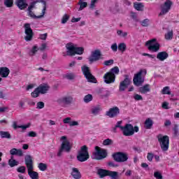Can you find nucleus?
I'll use <instances>...</instances> for the list:
<instances>
[{
  "mask_svg": "<svg viewBox=\"0 0 179 179\" xmlns=\"http://www.w3.org/2000/svg\"><path fill=\"white\" fill-rule=\"evenodd\" d=\"M114 141L110 139V138H106L103 141L102 145L103 146H111V145H113Z\"/></svg>",
  "mask_w": 179,
  "mask_h": 179,
  "instance_id": "obj_35",
  "label": "nucleus"
},
{
  "mask_svg": "<svg viewBox=\"0 0 179 179\" xmlns=\"http://www.w3.org/2000/svg\"><path fill=\"white\" fill-rule=\"evenodd\" d=\"M157 58L159 61H164L169 58V53L166 52H160L157 55Z\"/></svg>",
  "mask_w": 179,
  "mask_h": 179,
  "instance_id": "obj_22",
  "label": "nucleus"
},
{
  "mask_svg": "<svg viewBox=\"0 0 179 179\" xmlns=\"http://www.w3.org/2000/svg\"><path fill=\"white\" fill-rule=\"evenodd\" d=\"M17 171L18 173H22V174H24V173H26V167L20 166L19 168H17Z\"/></svg>",
  "mask_w": 179,
  "mask_h": 179,
  "instance_id": "obj_49",
  "label": "nucleus"
},
{
  "mask_svg": "<svg viewBox=\"0 0 179 179\" xmlns=\"http://www.w3.org/2000/svg\"><path fill=\"white\" fill-rule=\"evenodd\" d=\"M131 85V78L129 76L124 75V80L120 83L119 92H125V89Z\"/></svg>",
  "mask_w": 179,
  "mask_h": 179,
  "instance_id": "obj_15",
  "label": "nucleus"
},
{
  "mask_svg": "<svg viewBox=\"0 0 179 179\" xmlns=\"http://www.w3.org/2000/svg\"><path fill=\"white\" fill-rule=\"evenodd\" d=\"M4 4L7 8H11L13 6V0H4Z\"/></svg>",
  "mask_w": 179,
  "mask_h": 179,
  "instance_id": "obj_44",
  "label": "nucleus"
},
{
  "mask_svg": "<svg viewBox=\"0 0 179 179\" xmlns=\"http://www.w3.org/2000/svg\"><path fill=\"white\" fill-rule=\"evenodd\" d=\"M92 159L95 160H103L107 157V150L103 148H100L99 146L95 147V152L92 153Z\"/></svg>",
  "mask_w": 179,
  "mask_h": 179,
  "instance_id": "obj_5",
  "label": "nucleus"
},
{
  "mask_svg": "<svg viewBox=\"0 0 179 179\" xmlns=\"http://www.w3.org/2000/svg\"><path fill=\"white\" fill-rule=\"evenodd\" d=\"M131 17L133 18V20H135L136 22H138V18H137L136 13H131Z\"/></svg>",
  "mask_w": 179,
  "mask_h": 179,
  "instance_id": "obj_60",
  "label": "nucleus"
},
{
  "mask_svg": "<svg viewBox=\"0 0 179 179\" xmlns=\"http://www.w3.org/2000/svg\"><path fill=\"white\" fill-rule=\"evenodd\" d=\"M8 164L10 167H15V166L19 165V162L16 161V159H13V157H11L8 161Z\"/></svg>",
  "mask_w": 179,
  "mask_h": 179,
  "instance_id": "obj_32",
  "label": "nucleus"
},
{
  "mask_svg": "<svg viewBox=\"0 0 179 179\" xmlns=\"http://www.w3.org/2000/svg\"><path fill=\"white\" fill-rule=\"evenodd\" d=\"M78 5L80 6V8H78V10H83L85 8L87 7V2H83V1L80 0L78 1Z\"/></svg>",
  "mask_w": 179,
  "mask_h": 179,
  "instance_id": "obj_33",
  "label": "nucleus"
},
{
  "mask_svg": "<svg viewBox=\"0 0 179 179\" xmlns=\"http://www.w3.org/2000/svg\"><path fill=\"white\" fill-rule=\"evenodd\" d=\"M71 176L74 179H80L82 177L80 172H79V170L77 168L72 169Z\"/></svg>",
  "mask_w": 179,
  "mask_h": 179,
  "instance_id": "obj_24",
  "label": "nucleus"
},
{
  "mask_svg": "<svg viewBox=\"0 0 179 179\" xmlns=\"http://www.w3.org/2000/svg\"><path fill=\"white\" fill-rule=\"evenodd\" d=\"M100 59H104V57H101V52L100 50H96L92 52L90 57H89L90 64H93V62H96Z\"/></svg>",
  "mask_w": 179,
  "mask_h": 179,
  "instance_id": "obj_14",
  "label": "nucleus"
},
{
  "mask_svg": "<svg viewBox=\"0 0 179 179\" xmlns=\"http://www.w3.org/2000/svg\"><path fill=\"white\" fill-rule=\"evenodd\" d=\"M117 50L121 52H125V51H127V44H125V43H119Z\"/></svg>",
  "mask_w": 179,
  "mask_h": 179,
  "instance_id": "obj_29",
  "label": "nucleus"
},
{
  "mask_svg": "<svg viewBox=\"0 0 179 179\" xmlns=\"http://www.w3.org/2000/svg\"><path fill=\"white\" fill-rule=\"evenodd\" d=\"M162 108H164V110H169V103L164 102L162 103Z\"/></svg>",
  "mask_w": 179,
  "mask_h": 179,
  "instance_id": "obj_62",
  "label": "nucleus"
},
{
  "mask_svg": "<svg viewBox=\"0 0 179 179\" xmlns=\"http://www.w3.org/2000/svg\"><path fill=\"white\" fill-rule=\"evenodd\" d=\"M117 34L119 37L125 38V37H127V36H128V32L119 29L117 31Z\"/></svg>",
  "mask_w": 179,
  "mask_h": 179,
  "instance_id": "obj_36",
  "label": "nucleus"
},
{
  "mask_svg": "<svg viewBox=\"0 0 179 179\" xmlns=\"http://www.w3.org/2000/svg\"><path fill=\"white\" fill-rule=\"evenodd\" d=\"M134 8L136 9V10H138L139 12H142L143 10V8H145V6L143 5V3H134Z\"/></svg>",
  "mask_w": 179,
  "mask_h": 179,
  "instance_id": "obj_27",
  "label": "nucleus"
},
{
  "mask_svg": "<svg viewBox=\"0 0 179 179\" xmlns=\"http://www.w3.org/2000/svg\"><path fill=\"white\" fill-rule=\"evenodd\" d=\"M36 106H37V108H39V109L44 108V102H38Z\"/></svg>",
  "mask_w": 179,
  "mask_h": 179,
  "instance_id": "obj_58",
  "label": "nucleus"
},
{
  "mask_svg": "<svg viewBox=\"0 0 179 179\" xmlns=\"http://www.w3.org/2000/svg\"><path fill=\"white\" fill-rule=\"evenodd\" d=\"M35 5H36V3H32L28 7L29 15V16H31V17H36V15H34V13H33V12H31V10H33V8H34Z\"/></svg>",
  "mask_w": 179,
  "mask_h": 179,
  "instance_id": "obj_31",
  "label": "nucleus"
},
{
  "mask_svg": "<svg viewBox=\"0 0 179 179\" xmlns=\"http://www.w3.org/2000/svg\"><path fill=\"white\" fill-rule=\"evenodd\" d=\"M156 41H157L156 38H152L145 43V45L148 47L149 51L157 52L160 50V44Z\"/></svg>",
  "mask_w": 179,
  "mask_h": 179,
  "instance_id": "obj_9",
  "label": "nucleus"
},
{
  "mask_svg": "<svg viewBox=\"0 0 179 179\" xmlns=\"http://www.w3.org/2000/svg\"><path fill=\"white\" fill-rule=\"evenodd\" d=\"M113 157L115 162H117V163H124L128 161V154L125 152H115L113 155Z\"/></svg>",
  "mask_w": 179,
  "mask_h": 179,
  "instance_id": "obj_12",
  "label": "nucleus"
},
{
  "mask_svg": "<svg viewBox=\"0 0 179 179\" xmlns=\"http://www.w3.org/2000/svg\"><path fill=\"white\" fill-rule=\"evenodd\" d=\"M138 91L142 94H145V93L150 92V87H149V84H146L145 85L141 87Z\"/></svg>",
  "mask_w": 179,
  "mask_h": 179,
  "instance_id": "obj_26",
  "label": "nucleus"
},
{
  "mask_svg": "<svg viewBox=\"0 0 179 179\" xmlns=\"http://www.w3.org/2000/svg\"><path fill=\"white\" fill-rule=\"evenodd\" d=\"M113 64H114V59L106 60L103 62V65L106 66H110V65H113Z\"/></svg>",
  "mask_w": 179,
  "mask_h": 179,
  "instance_id": "obj_48",
  "label": "nucleus"
},
{
  "mask_svg": "<svg viewBox=\"0 0 179 179\" xmlns=\"http://www.w3.org/2000/svg\"><path fill=\"white\" fill-rule=\"evenodd\" d=\"M38 169L41 170V171H45V164L43 163H40L38 164Z\"/></svg>",
  "mask_w": 179,
  "mask_h": 179,
  "instance_id": "obj_50",
  "label": "nucleus"
},
{
  "mask_svg": "<svg viewBox=\"0 0 179 179\" xmlns=\"http://www.w3.org/2000/svg\"><path fill=\"white\" fill-rule=\"evenodd\" d=\"M71 121H72V119L71 117H66L63 120L64 124H71Z\"/></svg>",
  "mask_w": 179,
  "mask_h": 179,
  "instance_id": "obj_56",
  "label": "nucleus"
},
{
  "mask_svg": "<svg viewBox=\"0 0 179 179\" xmlns=\"http://www.w3.org/2000/svg\"><path fill=\"white\" fill-rule=\"evenodd\" d=\"M10 155H11L12 156H20L22 157L23 156V151H22V150L20 149H16V148H13L10 150Z\"/></svg>",
  "mask_w": 179,
  "mask_h": 179,
  "instance_id": "obj_25",
  "label": "nucleus"
},
{
  "mask_svg": "<svg viewBox=\"0 0 179 179\" xmlns=\"http://www.w3.org/2000/svg\"><path fill=\"white\" fill-rule=\"evenodd\" d=\"M122 132L124 136H132L135 132H139V127L137 126L134 127L131 124H126Z\"/></svg>",
  "mask_w": 179,
  "mask_h": 179,
  "instance_id": "obj_6",
  "label": "nucleus"
},
{
  "mask_svg": "<svg viewBox=\"0 0 179 179\" xmlns=\"http://www.w3.org/2000/svg\"><path fill=\"white\" fill-rule=\"evenodd\" d=\"M147 159H148V162H152L153 160V153L148 152Z\"/></svg>",
  "mask_w": 179,
  "mask_h": 179,
  "instance_id": "obj_53",
  "label": "nucleus"
},
{
  "mask_svg": "<svg viewBox=\"0 0 179 179\" xmlns=\"http://www.w3.org/2000/svg\"><path fill=\"white\" fill-rule=\"evenodd\" d=\"M29 127H30V123L21 126H17V124H16V122H14L13 124V127L14 128V129H17V128H21L22 129H27Z\"/></svg>",
  "mask_w": 179,
  "mask_h": 179,
  "instance_id": "obj_30",
  "label": "nucleus"
},
{
  "mask_svg": "<svg viewBox=\"0 0 179 179\" xmlns=\"http://www.w3.org/2000/svg\"><path fill=\"white\" fill-rule=\"evenodd\" d=\"M154 177H155V178H157V179L163 178V176H162L161 173L159 172H155Z\"/></svg>",
  "mask_w": 179,
  "mask_h": 179,
  "instance_id": "obj_52",
  "label": "nucleus"
},
{
  "mask_svg": "<svg viewBox=\"0 0 179 179\" xmlns=\"http://www.w3.org/2000/svg\"><path fill=\"white\" fill-rule=\"evenodd\" d=\"M162 94H171L170 92V87H164L162 90Z\"/></svg>",
  "mask_w": 179,
  "mask_h": 179,
  "instance_id": "obj_43",
  "label": "nucleus"
},
{
  "mask_svg": "<svg viewBox=\"0 0 179 179\" xmlns=\"http://www.w3.org/2000/svg\"><path fill=\"white\" fill-rule=\"evenodd\" d=\"M81 69L87 82H90V83H96V78H94L92 73H90V69L89 67L87 66H83Z\"/></svg>",
  "mask_w": 179,
  "mask_h": 179,
  "instance_id": "obj_10",
  "label": "nucleus"
},
{
  "mask_svg": "<svg viewBox=\"0 0 179 179\" xmlns=\"http://www.w3.org/2000/svg\"><path fill=\"white\" fill-rule=\"evenodd\" d=\"M40 93L41 94H44V93H45V84L39 85L38 87L31 92V96L36 99V97H38V96H40Z\"/></svg>",
  "mask_w": 179,
  "mask_h": 179,
  "instance_id": "obj_17",
  "label": "nucleus"
},
{
  "mask_svg": "<svg viewBox=\"0 0 179 179\" xmlns=\"http://www.w3.org/2000/svg\"><path fill=\"white\" fill-rule=\"evenodd\" d=\"M101 110V109L100 108V107H94L91 110L92 114H93L94 115H97V114L100 113Z\"/></svg>",
  "mask_w": 179,
  "mask_h": 179,
  "instance_id": "obj_40",
  "label": "nucleus"
},
{
  "mask_svg": "<svg viewBox=\"0 0 179 179\" xmlns=\"http://www.w3.org/2000/svg\"><path fill=\"white\" fill-rule=\"evenodd\" d=\"M140 23L143 27H148L149 23H150V20L146 18V19L141 21Z\"/></svg>",
  "mask_w": 179,
  "mask_h": 179,
  "instance_id": "obj_39",
  "label": "nucleus"
},
{
  "mask_svg": "<svg viewBox=\"0 0 179 179\" xmlns=\"http://www.w3.org/2000/svg\"><path fill=\"white\" fill-rule=\"evenodd\" d=\"M89 157L90 156L87 146L83 145L78 151V154L77 155V160H78V162H86V160H87Z\"/></svg>",
  "mask_w": 179,
  "mask_h": 179,
  "instance_id": "obj_8",
  "label": "nucleus"
},
{
  "mask_svg": "<svg viewBox=\"0 0 179 179\" xmlns=\"http://www.w3.org/2000/svg\"><path fill=\"white\" fill-rule=\"evenodd\" d=\"M68 20H69V15H68V14H65L62 18V24H65Z\"/></svg>",
  "mask_w": 179,
  "mask_h": 179,
  "instance_id": "obj_47",
  "label": "nucleus"
},
{
  "mask_svg": "<svg viewBox=\"0 0 179 179\" xmlns=\"http://www.w3.org/2000/svg\"><path fill=\"white\" fill-rule=\"evenodd\" d=\"M64 78L68 79V80H73L76 78V76L73 73H68L65 74Z\"/></svg>",
  "mask_w": 179,
  "mask_h": 179,
  "instance_id": "obj_34",
  "label": "nucleus"
},
{
  "mask_svg": "<svg viewBox=\"0 0 179 179\" xmlns=\"http://www.w3.org/2000/svg\"><path fill=\"white\" fill-rule=\"evenodd\" d=\"M120 114V108L117 106L111 108L109 110L106 111V115L109 117L110 118H114V117H117Z\"/></svg>",
  "mask_w": 179,
  "mask_h": 179,
  "instance_id": "obj_18",
  "label": "nucleus"
},
{
  "mask_svg": "<svg viewBox=\"0 0 179 179\" xmlns=\"http://www.w3.org/2000/svg\"><path fill=\"white\" fill-rule=\"evenodd\" d=\"M60 141L62 142L61 146L59 149V152H57V156L61 157L64 152L66 153H69L71 152V149H72V146L71 145V142L68 140L66 136H63L60 138Z\"/></svg>",
  "mask_w": 179,
  "mask_h": 179,
  "instance_id": "obj_2",
  "label": "nucleus"
},
{
  "mask_svg": "<svg viewBox=\"0 0 179 179\" xmlns=\"http://www.w3.org/2000/svg\"><path fill=\"white\" fill-rule=\"evenodd\" d=\"M148 71L146 69H141L136 74L134 75L133 82L135 86H141L145 82V76H146Z\"/></svg>",
  "mask_w": 179,
  "mask_h": 179,
  "instance_id": "obj_4",
  "label": "nucleus"
},
{
  "mask_svg": "<svg viewBox=\"0 0 179 179\" xmlns=\"http://www.w3.org/2000/svg\"><path fill=\"white\" fill-rule=\"evenodd\" d=\"M134 99L137 101H139V100H143V98H142V96L136 94L134 95Z\"/></svg>",
  "mask_w": 179,
  "mask_h": 179,
  "instance_id": "obj_61",
  "label": "nucleus"
},
{
  "mask_svg": "<svg viewBox=\"0 0 179 179\" xmlns=\"http://www.w3.org/2000/svg\"><path fill=\"white\" fill-rule=\"evenodd\" d=\"M0 136L1 138H10V134L8 131H0Z\"/></svg>",
  "mask_w": 179,
  "mask_h": 179,
  "instance_id": "obj_46",
  "label": "nucleus"
},
{
  "mask_svg": "<svg viewBox=\"0 0 179 179\" xmlns=\"http://www.w3.org/2000/svg\"><path fill=\"white\" fill-rule=\"evenodd\" d=\"M121 124H122V121H118L115 127H116V128H120V129L122 131L124 127L121 126Z\"/></svg>",
  "mask_w": 179,
  "mask_h": 179,
  "instance_id": "obj_54",
  "label": "nucleus"
},
{
  "mask_svg": "<svg viewBox=\"0 0 179 179\" xmlns=\"http://www.w3.org/2000/svg\"><path fill=\"white\" fill-rule=\"evenodd\" d=\"M28 136H30L31 138H36V136H37V134L34 131H29L28 133Z\"/></svg>",
  "mask_w": 179,
  "mask_h": 179,
  "instance_id": "obj_57",
  "label": "nucleus"
},
{
  "mask_svg": "<svg viewBox=\"0 0 179 179\" xmlns=\"http://www.w3.org/2000/svg\"><path fill=\"white\" fill-rule=\"evenodd\" d=\"M93 100V96L92 94H87L84 97L85 103H90Z\"/></svg>",
  "mask_w": 179,
  "mask_h": 179,
  "instance_id": "obj_42",
  "label": "nucleus"
},
{
  "mask_svg": "<svg viewBox=\"0 0 179 179\" xmlns=\"http://www.w3.org/2000/svg\"><path fill=\"white\" fill-rule=\"evenodd\" d=\"M103 79L105 83L107 85H110V83H114V82H115V75H113L110 72H108L103 76Z\"/></svg>",
  "mask_w": 179,
  "mask_h": 179,
  "instance_id": "obj_19",
  "label": "nucleus"
},
{
  "mask_svg": "<svg viewBox=\"0 0 179 179\" xmlns=\"http://www.w3.org/2000/svg\"><path fill=\"white\" fill-rule=\"evenodd\" d=\"M112 75H118L120 73V69L118 66H115L110 69V72Z\"/></svg>",
  "mask_w": 179,
  "mask_h": 179,
  "instance_id": "obj_38",
  "label": "nucleus"
},
{
  "mask_svg": "<svg viewBox=\"0 0 179 179\" xmlns=\"http://www.w3.org/2000/svg\"><path fill=\"white\" fill-rule=\"evenodd\" d=\"M25 103H26V101H24V100L20 101V102L18 103L20 108H23L24 107Z\"/></svg>",
  "mask_w": 179,
  "mask_h": 179,
  "instance_id": "obj_55",
  "label": "nucleus"
},
{
  "mask_svg": "<svg viewBox=\"0 0 179 179\" xmlns=\"http://www.w3.org/2000/svg\"><path fill=\"white\" fill-rule=\"evenodd\" d=\"M66 53H63V57H73V55H82L85 49L82 47H76L73 43H70L66 45Z\"/></svg>",
  "mask_w": 179,
  "mask_h": 179,
  "instance_id": "obj_1",
  "label": "nucleus"
},
{
  "mask_svg": "<svg viewBox=\"0 0 179 179\" xmlns=\"http://www.w3.org/2000/svg\"><path fill=\"white\" fill-rule=\"evenodd\" d=\"M173 30L169 31L165 34V40H173Z\"/></svg>",
  "mask_w": 179,
  "mask_h": 179,
  "instance_id": "obj_37",
  "label": "nucleus"
},
{
  "mask_svg": "<svg viewBox=\"0 0 179 179\" xmlns=\"http://www.w3.org/2000/svg\"><path fill=\"white\" fill-rule=\"evenodd\" d=\"M16 5L18 6L19 9L23 10L27 8V3H26V0H17Z\"/></svg>",
  "mask_w": 179,
  "mask_h": 179,
  "instance_id": "obj_23",
  "label": "nucleus"
},
{
  "mask_svg": "<svg viewBox=\"0 0 179 179\" xmlns=\"http://www.w3.org/2000/svg\"><path fill=\"white\" fill-rule=\"evenodd\" d=\"M157 139L161 146V149L164 152L169 150V145H170V138H169V136H163L162 134H159L157 136Z\"/></svg>",
  "mask_w": 179,
  "mask_h": 179,
  "instance_id": "obj_7",
  "label": "nucleus"
},
{
  "mask_svg": "<svg viewBox=\"0 0 179 179\" xmlns=\"http://www.w3.org/2000/svg\"><path fill=\"white\" fill-rule=\"evenodd\" d=\"M173 131L174 136H178V135H179L178 125L174 124L173 128Z\"/></svg>",
  "mask_w": 179,
  "mask_h": 179,
  "instance_id": "obj_45",
  "label": "nucleus"
},
{
  "mask_svg": "<svg viewBox=\"0 0 179 179\" xmlns=\"http://www.w3.org/2000/svg\"><path fill=\"white\" fill-rule=\"evenodd\" d=\"M25 164L28 170V175L31 179H38V173L34 171V167L33 166V159L31 156H25Z\"/></svg>",
  "mask_w": 179,
  "mask_h": 179,
  "instance_id": "obj_3",
  "label": "nucleus"
},
{
  "mask_svg": "<svg viewBox=\"0 0 179 179\" xmlns=\"http://www.w3.org/2000/svg\"><path fill=\"white\" fill-rule=\"evenodd\" d=\"M110 48L114 52H117V50H118V45H117V43H113L111 46Z\"/></svg>",
  "mask_w": 179,
  "mask_h": 179,
  "instance_id": "obj_51",
  "label": "nucleus"
},
{
  "mask_svg": "<svg viewBox=\"0 0 179 179\" xmlns=\"http://www.w3.org/2000/svg\"><path fill=\"white\" fill-rule=\"evenodd\" d=\"M36 84H29L27 86V90H31V89H34Z\"/></svg>",
  "mask_w": 179,
  "mask_h": 179,
  "instance_id": "obj_59",
  "label": "nucleus"
},
{
  "mask_svg": "<svg viewBox=\"0 0 179 179\" xmlns=\"http://www.w3.org/2000/svg\"><path fill=\"white\" fill-rule=\"evenodd\" d=\"M170 125H171V121H170L169 120H166L164 122V126L170 127Z\"/></svg>",
  "mask_w": 179,
  "mask_h": 179,
  "instance_id": "obj_64",
  "label": "nucleus"
},
{
  "mask_svg": "<svg viewBox=\"0 0 179 179\" xmlns=\"http://www.w3.org/2000/svg\"><path fill=\"white\" fill-rule=\"evenodd\" d=\"M24 33H25V36H24V40L27 41H31L33 39V30L30 27L29 24H24Z\"/></svg>",
  "mask_w": 179,
  "mask_h": 179,
  "instance_id": "obj_16",
  "label": "nucleus"
},
{
  "mask_svg": "<svg viewBox=\"0 0 179 179\" xmlns=\"http://www.w3.org/2000/svg\"><path fill=\"white\" fill-rule=\"evenodd\" d=\"M80 17L75 18L74 17L71 19L72 23H76L78 22H80Z\"/></svg>",
  "mask_w": 179,
  "mask_h": 179,
  "instance_id": "obj_63",
  "label": "nucleus"
},
{
  "mask_svg": "<svg viewBox=\"0 0 179 179\" xmlns=\"http://www.w3.org/2000/svg\"><path fill=\"white\" fill-rule=\"evenodd\" d=\"M9 73H10V71L8 69V67L0 68V76L1 78H8V76H9Z\"/></svg>",
  "mask_w": 179,
  "mask_h": 179,
  "instance_id": "obj_21",
  "label": "nucleus"
},
{
  "mask_svg": "<svg viewBox=\"0 0 179 179\" xmlns=\"http://www.w3.org/2000/svg\"><path fill=\"white\" fill-rule=\"evenodd\" d=\"M172 6L173 2L170 0H166L162 5H161V12L159 14V16H163L164 15L169 13Z\"/></svg>",
  "mask_w": 179,
  "mask_h": 179,
  "instance_id": "obj_13",
  "label": "nucleus"
},
{
  "mask_svg": "<svg viewBox=\"0 0 179 179\" xmlns=\"http://www.w3.org/2000/svg\"><path fill=\"white\" fill-rule=\"evenodd\" d=\"M38 51V48L36 45H34L31 50L29 51V55H36V52Z\"/></svg>",
  "mask_w": 179,
  "mask_h": 179,
  "instance_id": "obj_41",
  "label": "nucleus"
},
{
  "mask_svg": "<svg viewBox=\"0 0 179 179\" xmlns=\"http://www.w3.org/2000/svg\"><path fill=\"white\" fill-rule=\"evenodd\" d=\"M57 103L59 106L65 107L66 106H69V104H72V103H73V97L70 95H66L58 99L57 100Z\"/></svg>",
  "mask_w": 179,
  "mask_h": 179,
  "instance_id": "obj_11",
  "label": "nucleus"
},
{
  "mask_svg": "<svg viewBox=\"0 0 179 179\" xmlns=\"http://www.w3.org/2000/svg\"><path fill=\"white\" fill-rule=\"evenodd\" d=\"M145 127L146 129H150L153 127V120L150 118H148L145 122Z\"/></svg>",
  "mask_w": 179,
  "mask_h": 179,
  "instance_id": "obj_28",
  "label": "nucleus"
},
{
  "mask_svg": "<svg viewBox=\"0 0 179 179\" xmlns=\"http://www.w3.org/2000/svg\"><path fill=\"white\" fill-rule=\"evenodd\" d=\"M98 174L99 176H100V177L101 178H103V177H106L107 176H114L115 173L111 171H107V170H104V169H99L98 171Z\"/></svg>",
  "mask_w": 179,
  "mask_h": 179,
  "instance_id": "obj_20",
  "label": "nucleus"
}]
</instances>
